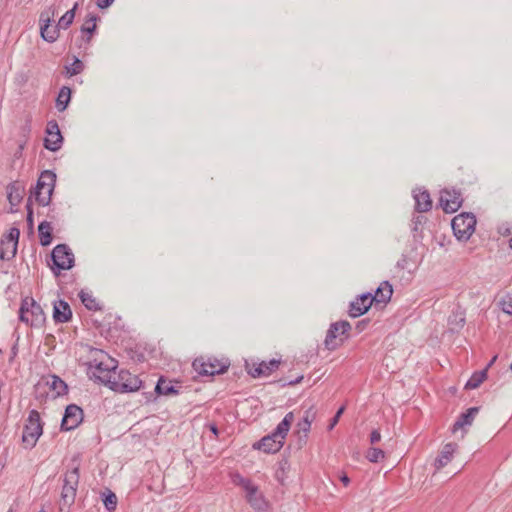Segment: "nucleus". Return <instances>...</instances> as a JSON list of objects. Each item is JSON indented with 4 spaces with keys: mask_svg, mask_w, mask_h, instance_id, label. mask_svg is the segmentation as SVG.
I'll return each instance as SVG.
<instances>
[{
    "mask_svg": "<svg viewBox=\"0 0 512 512\" xmlns=\"http://www.w3.org/2000/svg\"><path fill=\"white\" fill-rule=\"evenodd\" d=\"M93 353L95 357L87 364L90 377L110 388L116 375L115 360L99 349L93 350Z\"/></svg>",
    "mask_w": 512,
    "mask_h": 512,
    "instance_id": "nucleus-1",
    "label": "nucleus"
},
{
    "mask_svg": "<svg viewBox=\"0 0 512 512\" xmlns=\"http://www.w3.org/2000/svg\"><path fill=\"white\" fill-rule=\"evenodd\" d=\"M293 421V412H288L284 416L283 420L277 425L275 430L271 434H268L261 440L255 442L253 444V448L261 450L265 453H276L280 451L284 445V440L290 430Z\"/></svg>",
    "mask_w": 512,
    "mask_h": 512,
    "instance_id": "nucleus-2",
    "label": "nucleus"
},
{
    "mask_svg": "<svg viewBox=\"0 0 512 512\" xmlns=\"http://www.w3.org/2000/svg\"><path fill=\"white\" fill-rule=\"evenodd\" d=\"M56 174L51 170L41 172L36 186L29 197H34L41 206H47L51 202V197L55 188Z\"/></svg>",
    "mask_w": 512,
    "mask_h": 512,
    "instance_id": "nucleus-3",
    "label": "nucleus"
},
{
    "mask_svg": "<svg viewBox=\"0 0 512 512\" xmlns=\"http://www.w3.org/2000/svg\"><path fill=\"white\" fill-rule=\"evenodd\" d=\"M19 319L31 327L39 328L44 325L46 316L40 304L32 297H25L21 301Z\"/></svg>",
    "mask_w": 512,
    "mask_h": 512,
    "instance_id": "nucleus-4",
    "label": "nucleus"
},
{
    "mask_svg": "<svg viewBox=\"0 0 512 512\" xmlns=\"http://www.w3.org/2000/svg\"><path fill=\"white\" fill-rule=\"evenodd\" d=\"M229 366L228 359H218L213 356H200L192 363V367L198 375L208 377L224 374Z\"/></svg>",
    "mask_w": 512,
    "mask_h": 512,
    "instance_id": "nucleus-5",
    "label": "nucleus"
},
{
    "mask_svg": "<svg viewBox=\"0 0 512 512\" xmlns=\"http://www.w3.org/2000/svg\"><path fill=\"white\" fill-rule=\"evenodd\" d=\"M42 433L43 422L41 421L40 413L32 409L23 427L22 443L24 447L27 449L35 447Z\"/></svg>",
    "mask_w": 512,
    "mask_h": 512,
    "instance_id": "nucleus-6",
    "label": "nucleus"
},
{
    "mask_svg": "<svg viewBox=\"0 0 512 512\" xmlns=\"http://www.w3.org/2000/svg\"><path fill=\"white\" fill-rule=\"evenodd\" d=\"M50 257L52 263L48 262V265L55 276H59L62 270H70L75 264L74 254L67 244L56 245Z\"/></svg>",
    "mask_w": 512,
    "mask_h": 512,
    "instance_id": "nucleus-7",
    "label": "nucleus"
},
{
    "mask_svg": "<svg viewBox=\"0 0 512 512\" xmlns=\"http://www.w3.org/2000/svg\"><path fill=\"white\" fill-rule=\"evenodd\" d=\"M351 324L346 320L334 322L330 325L325 340V348L333 351L348 339V333L351 330Z\"/></svg>",
    "mask_w": 512,
    "mask_h": 512,
    "instance_id": "nucleus-8",
    "label": "nucleus"
},
{
    "mask_svg": "<svg viewBox=\"0 0 512 512\" xmlns=\"http://www.w3.org/2000/svg\"><path fill=\"white\" fill-rule=\"evenodd\" d=\"M476 217L473 213L462 212L452 219L453 233L458 240H468L475 231Z\"/></svg>",
    "mask_w": 512,
    "mask_h": 512,
    "instance_id": "nucleus-9",
    "label": "nucleus"
},
{
    "mask_svg": "<svg viewBox=\"0 0 512 512\" xmlns=\"http://www.w3.org/2000/svg\"><path fill=\"white\" fill-rule=\"evenodd\" d=\"M142 387V381L137 375L130 373L128 370H120L116 372L110 389L116 392H134Z\"/></svg>",
    "mask_w": 512,
    "mask_h": 512,
    "instance_id": "nucleus-10",
    "label": "nucleus"
},
{
    "mask_svg": "<svg viewBox=\"0 0 512 512\" xmlns=\"http://www.w3.org/2000/svg\"><path fill=\"white\" fill-rule=\"evenodd\" d=\"M79 482V469L74 468L70 472L65 474L64 484L61 492V507L60 511H63V507L69 508L75 501L77 485Z\"/></svg>",
    "mask_w": 512,
    "mask_h": 512,
    "instance_id": "nucleus-11",
    "label": "nucleus"
},
{
    "mask_svg": "<svg viewBox=\"0 0 512 512\" xmlns=\"http://www.w3.org/2000/svg\"><path fill=\"white\" fill-rule=\"evenodd\" d=\"M55 15L56 9L51 6L42 11L39 17L40 36L48 43H54L59 38V28L56 25L51 27Z\"/></svg>",
    "mask_w": 512,
    "mask_h": 512,
    "instance_id": "nucleus-12",
    "label": "nucleus"
},
{
    "mask_svg": "<svg viewBox=\"0 0 512 512\" xmlns=\"http://www.w3.org/2000/svg\"><path fill=\"white\" fill-rule=\"evenodd\" d=\"M19 237L20 230L16 227H11L8 234L2 237L0 241L1 260L9 261L16 256Z\"/></svg>",
    "mask_w": 512,
    "mask_h": 512,
    "instance_id": "nucleus-13",
    "label": "nucleus"
},
{
    "mask_svg": "<svg viewBox=\"0 0 512 512\" xmlns=\"http://www.w3.org/2000/svg\"><path fill=\"white\" fill-rule=\"evenodd\" d=\"M439 203L444 212L454 213L463 203L462 193L455 188H445L440 192Z\"/></svg>",
    "mask_w": 512,
    "mask_h": 512,
    "instance_id": "nucleus-14",
    "label": "nucleus"
},
{
    "mask_svg": "<svg viewBox=\"0 0 512 512\" xmlns=\"http://www.w3.org/2000/svg\"><path fill=\"white\" fill-rule=\"evenodd\" d=\"M83 421V410L76 404H70L66 407L62 421L61 431H71L77 428Z\"/></svg>",
    "mask_w": 512,
    "mask_h": 512,
    "instance_id": "nucleus-15",
    "label": "nucleus"
},
{
    "mask_svg": "<svg viewBox=\"0 0 512 512\" xmlns=\"http://www.w3.org/2000/svg\"><path fill=\"white\" fill-rule=\"evenodd\" d=\"M47 136L44 139V147L52 152L58 151L63 143V137L56 120H50L46 126Z\"/></svg>",
    "mask_w": 512,
    "mask_h": 512,
    "instance_id": "nucleus-16",
    "label": "nucleus"
},
{
    "mask_svg": "<svg viewBox=\"0 0 512 512\" xmlns=\"http://www.w3.org/2000/svg\"><path fill=\"white\" fill-rule=\"evenodd\" d=\"M244 491L246 501L254 510L263 512L268 509V501L256 484L252 483Z\"/></svg>",
    "mask_w": 512,
    "mask_h": 512,
    "instance_id": "nucleus-17",
    "label": "nucleus"
},
{
    "mask_svg": "<svg viewBox=\"0 0 512 512\" xmlns=\"http://www.w3.org/2000/svg\"><path fill=\"white\" fill-rule=\"evenodd\" d=\"M372 305L371 292L363 293L350 303L348 314L352 318L360 317L368 312Z\"/></svg>",
    "mask_w": 512,
    "mask_h": 512,
    "instance_id": "nucleus-18",
    "label": "nucleus"
},
{
    "mask_svg": "<svg viewBox=\"0 0 512 512\" xmlns=\"http://www.w3.org/2000/svg\"><path fill=\"white\" fill-rule=\"evenodd\" d=\"M279 364V360L272 359L269 362L262 361L257 365L253 364L252 367H249L247 365L248 374L251 375L253 378L268 376L278 369Z\"/></svg>",
    "mask_w": 512,
    "mask_h": 512,
    "instance_id": "nucleus-19",
    "label": "nucleus"
},
{
    "mask_svg": "<svg viewBox=\"0 0 512 512\" xmlns=\"http://www.w3.org/2000/svg\"><path fill=\"white\" fill-rule=\"evenodd\" d=\"M7 198L11 205V207H17L24 196L25 193V187L22 183L19 181H14L10 184H8L7 188ZM13 208H11V212H15Z\"/></svg>",
    "mask_w": 512,
    "mask_h": 512,
    "instance_id": "nucleus-20",
    "label": "nucleus"
},
{
    "mask_svg": "<svg viewBox=\"0 0 512 512\" xmlns=\"http://www.w3.org/2000/svg\"><path fill=\"white\" fill-rule=\"evenodd\" d=\"M392 294H393V288H392V285L390 284V282L383 281L380 283V285L376 289L375 293L374 294L371 293V298H372L373 303H375L376 306L379 304H382L385 306L391 300Z\"/></svg>",
    "mask_w": 512,
    "mask_h": 512,
    "instance_id": "nucleus-21",
    "label": "nucleus"
},
{
    "mask_svg": "<svg viewBox=\"0 0 512 512\" xmlns=\"http://www.w3.org/2000/svg\"><path fill=\"white\" fill-rule=\"evenodd\" d=\"M43 381L45 386L52 392L53 398L63 396L68 392L67 384L57 375H49Z\"/></svg>",
    "mask_w": 512,
    "mask_h": 512,
    "instance_id": "nucleus-22",
    "label": "nucleus"
},
{
    "mask_svg": "<svg viewBox=\"0 0 512 512\" xmlns=\"http://www.w3.org/2000/svg\"><path fill=\"white\" fill-rule=\"evenodd\" d=\"M72 318L70 305L64 300H58L53 305V319L56 323H66Z\"/></svg>",
    "mask_w": 512,
    "mask_h": 512,
    "instance_id": "nucleus-23",
    "label": "nucleus"
},
{
    "mask_svg": "<svg viewBox=\"0 0 512 512\" xmlns=\"http://www.w3.org/2000/svg\"><path fill=\"white\" fill-rule=\"evenodd\" d=\"M415 210L423 213L428 212L432 208V200L426 189H417L414 191Z\"/></svg>",
    "mask_w": 512,
    "mask_h": 512,
    "instance_id": "nucleus-24",
    "label": "nucleus"
},
{
    "mask_svg": "<svg viewBox=\"0 0 512 512\" xmlns=\"http://www.w3.org/2000/svg\"><path fill=\"white\" fill-rule=\"evenodd\" d=\"M458 445L456 443H447L444 445L438 457L435 459L434 466L437 470L445 467L453 457L454 452L457 450Z\"/></svg>",
    "mask_w": 512,
    "mask_h": 512,
    "instance_id": "nucleus-25",
    "label": "nucleus"
},
{
    "mask_svg": "<svg viewBox=\"0 0 512 512\" xmlns=\"http://www.w3.org/2000/svg\"><path fill=\"white\" fill-rule=\"evenodd\" d=\"M479 407H471L466 410V412L461 413L456 422L453 424V432H456L458 429H462L467 425H471L475 416L479 412Z\"/></svg>",
    "mask_w": 512,
    "mask_h": 512,
    "instance_id": "nucleus-26",
    "label": "nucleus"
},
{
    "mask_svg": "<svg viewBox=\"0 0 512 512\" xmlns=\"http://www.w3.org/2000/svg\"><path fill=\"white\" fill-rule=\"evenodd\" d=\"M52 230V225L48 221H42L38 225L39 241L42 246L46 247L51 244L53 239Z\"/></svg>",
    "mask_w": 512,
    "mask_h": 512,
    "instance_id": "nucleus-27",
    "label": "nucleus"
},
{
    "mask_svg": "<svg viewBox=\"0 0 512 512\" xmlns=\"http://www.w3.org/2000/svg\"><path fill=\"white\" fill-rule=\"evenodd\" d=\"M296 428V434L298 437L297 443L299 448H302L307 443L308 433L310 432L311 424L306 422V420L301 419L297 422Z\"/></svg>",
    "mask_w": 512,
    "mask_h": 512,
    "instance_id": "nucleus-28",
    "label": "nucleus"
},
{
    "mask_svg": "<svg viewBox=\"0 0 512 512\" xmlns=\"http://www.w3.org/2000/svg\"><path fill=\"white\" fill-rule=\"evenodd\" d=\"M154 391L158 395H176L178 394V390L172 385L171 381L160 377L158 382L154 387Z\"/></svg>",
    "mask_w": 512,
    "mask_h": 512,
    "instance_id": "nucleus-29",
    "label": "nucleus"
},
{
    "mask_svg": "<svg viewBox=\"0 0 512 512\" xmlns=\"http://www.w3.org/2000/svg\"><path fill=\"white\" fill-rule=\"evenodd\" d=\"M71 89L68 86H63L58 93V96L56 98V108L59 112H63L70 100H71Z\"/></svg>",
    "mask_w": 512,
    "mask_h": 512,
    "instance_id": "nucleus-30",
    "label": "nucleus"
},
{
    "mask_svg": "<svg viewBox=\"0 0 512 512\" xmlns=\"http://www.w3.org/2000/svg\"><path fill=\"white\" fill-rule=\"evenodd\" d=\"M487 378V368H484L481 371H476L472 374L470 379L465 384V389H476L478 388L484 380Z\"/></svg>",
    "mask_w": 512,
    "mask_h": 512,
    "instance_id": "nucleus-31",
    "label": "nucleus"
},
{
    "mask_svg": "<svg viewBox=\"0 0 512 512\" xmlns=\"http://www.w3.org/2000/svg\"><path fill=\"white\" fill-rule=\"evenodd\" d=\"M97 19H98L97 15L89 13L87 15V17H86V20H85L84 24L81 27V31L83 33L88 34V36L86 38V42H90L91 37H92L93 33L96 30V21H97Z\"/></svg>",
    "mask_w": 512,
    "mask_h": 512,
    "instance_id": "nucleus-32",
    "label": "nucleus"
},
{
    "mask_svg": "<svg viewBox=\"0 0 512 512\" xmlns=\"http://www.w3.org/2000/svg\"><path fill=\"white\" fill-rule=\"evenodd\" d=\"M79 298L83 305L88 309L92 311L100 310L99 303L96 301V299L92 296V294L88 292H84L83 290L79 293Z\"/></svg>",
    "mask_w": 512,
    "mask_h": 512,
    "instance_id": "nucleus-33",
    "label": "nucleus"
},
{
    "mask_svg": "<svg viewBox=\"0 0 512 512\" xmlns=\"http://www.w3.org/2000/svg\"><path fill=\"white\" fill-rule=\"evenodd\" d=\"M78 6V3L76 2L74 7L70 10H68L58 21L57 23V27L59 28V30L62 28V29H67L73 22L74 20V17H75V10Z\"/></svg>",
    "mask_w": 512,
    "mask_h": 512,
    "instance_id": "nucleus-34",
    "label": "nucleus"
},
{
    "mask_svg": "<svg viewBox=\"0 0 512 512\" xmlns=\"http://www.w3.org/2000/svg\"><path fill=\"white\" fill-rule=\"evenodd\" d=\"M65 69L66 75L68 77H72L74 75L81 73L84 70V64L80 59L75 57L73 63L70 66H66Z\"/></svg>",
    "mask_w": 512,
    "mask_h": 512,
    "instance_id": "nucleus-35",
    "label": "nucleus"
},
{
    "mask_svg": "<svg viewBox=\"0 0 512 512\" xmlns=\"http://www.w3.org/2000/svg\"><path fill=\"white\" fill-rule=\"evenodd\" d=\"M117 496L111 490H107V494L103 499V503L109 512H113L117 507Z\"/></svg>",
    "mask_w": 512,
    "mask_h": 512,
    "instance_id": "nucleus-36",
    "label": "nucleus"
},
{
    "mask_svg": "<svg viewBox=\"0 0 512 512\" xmlns=\"http://www.w3.org/2000/svg\"><path fill=\"white\" fill-rule=\"evenodd\" d=\"M366 458L372 463H377L385 458V452L380 448L373 447L367 451Z\"/></svg>",
    "mask_w": 512,
    "mask_h": 512,
    "instance_id": "nucleus-37",
    "label": "nucleus"
},
{
    "mask_svg": "<svg viewBox=\"0 0 512 512\" xmlns=\"http://www.w3.org/2000/svg\"><path fill=\"white\" fill-rule=\"evenodd\" d=\"M232 482L243 490L247 489V487L253 483L251 479L243 477L240 473H234L232 475Z\"/></svg>",
    "mask_w": 512,
    "mask_h": 512,
    "instance_id": "nucleus-38",
    "label": "nucleus"
},
{
    "mask_svg": "<svg viewBox=\"0 0 512 512\" xmlns=\"http://www.w3.org/2000/svg\"><path fill=\"white\" fill-rule=\"evenodd\" d=\"M288 466V462L285 460L279 463V468L275 472V478L280 484H284L286 478V469Z\"/></svg>",
    "mask_w": 512,
    "mask_h": 512,
    "instance_id": "nucleus-39",
    "label": "nucleus"
},
{
    "mask_svg": "<svg viewBox=\"0 0 512 512\" xmlns=\"http://www.w3.org/2000/svg\"><path fill=\"white\" fill-rule=\"evenodd\" d=\"M502 311L506 314L512 315V295L504 296L500 302Z\"/></svg>",
    "mask_w": 512,
    "mask_h": 512,
    "instance_id": "nucleus-40",
    "label": "nucleus"
},
{
    "mask_svg": "<svg viewBox=\"0 0 512 512\" xmlns=\"http://www.w3.org/2000/svg\"><path fill=\"white\" fill-rule=\"evenodd\" d=\"M317 410L314 406L309 407L307 410L304 411L303 420H306L309 424H312V422L316 419Z\"/></svg>",
    "mask_w": 512,
    "mask_h": 512,
    "instance_id": "nucleus-41",
    "label": "nucleus"
},
{
    "mask_svg": "<svg viewBox=\"0 0 512 512\" xmlns=\"http://www.w3.org/2000/svg\"><path fill=\"white\" fill-rule=\"evenodd\" d=\"M26 210H27V217H26L27 224H28V226L30 228H33L34 218H33V209H32L31 197H29L28 200H27Z\"/></svg>",
    "mask_w": 512,
    "mask_h": 512,
    "instance_id": "nucleus-42",
    "label": "nucleus"
},
{
    "mask_svg": "<svg viewBox=\"0 0 512 512\" xmlns=\"http://www.w3.org/2000/svg\"><path fill=\"white\" fill-rule=\"evenodd\" d=\"M344 410H345V407H344V406H341V407L337 410L336 414H335V415L333 416V418L330 420V423H329V425H328V430H332V429L335 427V425L338 423V421H339V419H340L341 415L343 414Z\"/></svg>",
    "mask_w": 512,
    "mask_h": 512,
    "instance_id": "nucleus-43",
    "label": "nucleus"
},
{
    "mask_svg": "<svg viewBox=\"0 0 512 512\" xmlns=\"http://www.w3.org/2000/svg\"><path fill=\"white\" fill-rule=\"evenodd\" d=\"M370 443L371 444H376L378 443L380 440H381V433H380V430L379 429H374L371 433H370Z\"/></svg>",
    "mask_w": 512,
    "mask_h": 512,
    "instance_id": "nucleus-44",
    "label": "nucleus"
},
{
    "mask_svg": "<svg viewBox=\"0 0 512 512\" xmlns=\"http://www.w3.org/2000/svg\"><path fill=\"white\" fill-rule=\"evenodd\" d=\"M369 319H363L361 321H358L356 326H355V329L357 330L358 333H361L365 328L366 326L369 324Z\"/></svg>",
    "mask_w": 512,
    "mask_h": 512,
    "instance_id": "nucleus-45",
    "label": "nucleus"
},
{
    "mask_svg": "<svg viewBox=\"0 0 512 512\" xmlns=\"http://www.w3.org/2000/svg\"><path fill=\"white\" fill-rule=\"evenodd\" d=\"M302 380H303V375H300V376H298V377H297L296 379H294V380L284 381V382L282 383V386H285V385H290V386H292V385H296V384L300 383Z\"/></svg>",
    "mask_w": 512,
    "mask_h": 512,
    "instance_id": "nucleus-46",
    "label": "nucleus"
},
{
    "mask_svg": "<svg viewBox=\"0 0 512 512\" xmlns=\"http://www.w3.org/2000/svg\"><path fill=\"white\" fill-rule=\"evenodd\" d=\"M408 259L406 256H402L400 260L397 261V267L400 269H405L407 265Z\"/></svg>",
    "mask_w": 512,
    "mask_h": 512,
    "instance_id": "nucleus-47",
    "label": "nucleus"
},
{
    "mask_svg": "<svg viewBox=\"0 0 512 512\" xmlns=\"http://www.w3.org/2000/svg\"><path fill=\"white\" fill-rule=\"evenodd\" d=\"M207 427L209 428V430L217 437L218 434H219V430H218V427L215 423H209L207 425Z\"/></svg>",
    "mask_w": 512,
    "mask_h": 512,
    "instance_id": "nucleus-48",
    "label": "nucleus"
},
{
    "mask_svg": "<svg viewBox=\"0 0 512 512\" xmlns=\"http://www.w3.org/2000/svg\"><path fill=\"white\" fill-rule=\"evenodd\" d=\"M100 9L108 8L113 2H96Z\"/></svg>",
    "mask_w": 512,
    "mask_h": 512,
    "instance_id": "nucleus-49",
    "label": "nucleus"
},
{
    "mask_svg": "<svg viewBox=\"0 0 512 512\" xmlns=\"http://www.w3.org/2000/svg\"><path fill=\"white\" fill-rule=\"evenodd\" d=\"M497 360V355H495L490 361L489 363L486 365L485 368H487V370L495 363V361Z\"/></svg>",
    "mask_w": 512,
    "mask_h": 512,
    "instance_id": "nucleus-50",
    "label": "nucleus"
},
{
    "mask_svg": "<svg viewBox=\"0 0 512 512\" xmlns=\"http://www.w3.org/2000/svg\"><path fill=\"white\" fill-rule=\"evenodd\" d=\"M341 481L345 484V485H348V483L350 482V479L347 475H344L341 477Z\"/></svg>",
    "mask_w": 512,
    "mask_h": 512,
    "instance_id": "nucleus-51",
    "label": "nucleus"
},
{
    "mask_svg": "<svg viewBox=\"0 0 512 512\" xmlns=\"http://www.w3.org/2000/svg\"><path fill=\"white\" fill-rule=\"evenodd\" d=\"M422 219H423V217H422V216H417V217L415 218V223H416V224H417V223H421Z\"/></svg>",
    "mask_w": 512,
    "mask_h": 512,
    "instance_id": "nucleus-52",
    "label": "nucleus"
},
{
    "mask_svg": "<svg viewBox=\"0 0 512 512\" xmlns=\"http://www.w3.org/2000/svg\"><path fill=\"white\" fill-rule=\"evenodd\" d=\"M464 323H465V318L461 316L460 317V324H459V326L463 327Z\"/></svg>",
    "mask_w": 512,
    "mask_h": 512,
    "instance_id": "nucleus-53",
    "label": "nucleus"
},
{
    "mask_svg": "<svg viewBox=\"0 0 512 512\" xmlns=\"http://www.w3.org/2000/svg\"><path fill=\"white\" fill-rule=\"evenodd\" d=\"M509 247L512 249V237L509 239Z\"/></svg>",
    "mask_w": 512,
    "mask_h": 512,
    "instance_id": "nucleus-54",
    "label": "nucleus"
},
{
    "mask_svg": "<svg viewBox=\"0 0 512 512\" xmlns=\"http://www.w3.org/2000/svg\"><path fill=\"white\" fill-rule=\"evenodd\" d=\"M39 512H48L45 507L43 506Z\"/></svg>",
    "mask_w": 512,
    "mask_h": 512,
    "instance_id": "nucleus-55",
    "label": "nucleus"
},
{
    "mask_svg": "<svg viewBox=\"0 0 512 512\" xmlns=\"http://www.w3.org/2000/svg\"><path fill=\"white\" fill-rule=\"evenodd\" d=\"M510 370L512 371V363L510 364Z\"/></svg>",
    "mask_w": 512,
    "mask_h": 512,
    "instance_id": "nucleus-56",
    "label": "nucleus"
}]
</instances>
